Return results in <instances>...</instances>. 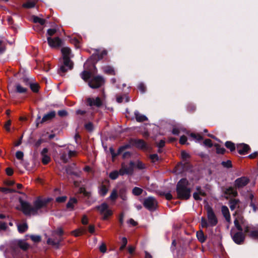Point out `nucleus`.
I'll return each instance as SVG.
<instances>
[{"mask_svg": "<svg viewBox=\"0 0 258 258\" xmlns=\"http://www.w3.org/2000/svg\"><path fill=\"white\" fill-rule=\"evenodd\" d=\"M50 201V199L41 200L37 199L34 203V206H32L28 202L19 199V202L21 205V210L26 215H35L40 212L42 208L45 207L46 204Z\"/></svg>", "mask_w": 258, "mask_h": 258, "instance_id": "nucleus-1", "label": "nucleus"}, {"mask_svg": "<svg viewBox=\"0 0 258 258\" xmlns=\"http://www.w3.org/2000/svg\"><path fill=\"white\" fill-rule=\"evenodd\" d=\"M234 222L235 227L239 232L233 234L232 235V239L236 243L240 244L244 241L245 239V235L242 232L243 230L242 227H243L244 232L248 233L249 232V226L245 223L244 220L241 216H238L235 218Z\"/></svg>", "mask_w": 258, "mask_h": 258, "instance_id": "nucleus-2", "label": "nucleus"}, {"mask_svg": "<svg viewBox=\"0 0 258 258\" xmlns=\"http://www.w3.org/2000/svg\"><path fill=\"white\" fill-rule=\"evenodd\" d=\"M189 183L186 178L181 179L176 185V192L178 199L187 200L190 196L191 189Z\"/></svg>", "mask_w": 258, "mask_h": 258, "instance_id": "nucleus-3", "label": "nucleus"}, {"mask_svg": "<svg viewBox=\"0 0 258 258\" xmlns=\"http://www.w3.org/2000/svg\"><path fill=\"white\" fill-rule=\"evenodd\" d=\"M61 51L63 56V64L60 67L58 71L60 75L73 68V62L70 60V58L73 57L71 49L68 47H64L61 48Z\"/></svg>", "mask_w": 258, "mask_h": 258, "instance_id": "nucleus-4", "label": "nucleus"}, {"mask_svg": "<svg viewBox=\"0 0 258 258\" xmlns=\"http://www.w3.org/2000/svg\"><path fill=\"white\" fill-rule=\"evenodd\" d=\"M249 182V179L246 176H242L236 179L234 182V187H230L225 190V194L231 197L237 195L236 189H240L246 186Z\"/></svg>", "mask_w": 258, "mask_h": 258, "instance_id": "nucleus-5", "label": "nucleus"}, {"mask_svg": "<svg viewBox=\"0 0 258 258\" xmlns=\"http://www.w3.org/2000/svg\"><path fill=\"white\" fill-rule=\"evenodd\" d=\"M208 221L204 218H201V225L203 228H207L209 226L213 227L218 223L217 218L211 207L209 206L206 207Z\"/></svg>", "mask_w": 258, "mask_h": 258, "instance_id": "nucleus-6", "label": "nucleus"}, {"mask_svg": "<svg viewBox=\"0 0 258 258\" xmlns=\"http://www.w3.org/2000/svg\"><path fill=\"white\" fill-rule=\"evenodd\" d=\"M95 209L99 211L100 215L103 216V220L107 219L113 213L112 210L109 209L108 205L105 203L96 207Z\"/></svg>", "mask_w": 258, "mask_h": 258, "instance_id": "nucleus-7", "label": "nucleus"}, {"mask_svg": "<svg viewBox=\"0 0 258 258\" xmlns=\"http://www.w3.org/2000/svg\"><path fill=\"white\" fill-rule=\"evenodd\" d=\"M29 247V244L24 240H15L11 243V247L15 252H16L18 248H20L23 250H26Z\"/></svg>", "mask_w": 258, "mask_h": 258, "instance_id": "nucleus-8", "label": "nucleus"}, {"mask_svg": "<svg viewBox=\"0 0 258 258\" xmlns=\"http://www.w3.org/2000/svg\"><path fill=\"white\" fill-rule=\"evenodd\" d=\"M135 165V163L132 161L130 162L129 164L122 163L121 164V167L119 170V174L121 175L124 174H132L134 172Z\"/></svg>", "mask_w": 258, "mask_h": 258, "instance_id": "nucleus-9", "label": "nucleus"}, {"mask_svg": "<svg viewBox=\"0 0 258 258\" xmlns=\"http://www.w3.org/2000/svg\"><path fill=\"white\" fill-rule=\"evenodd\" d=\"M77 152L75 151H71L69 148H65L60 152V159L63 163H67L69 159L73 156H75Z\"/></svg>", "mask_w": 258, "mask_h": 258, "instance_id": "nucleus-10", "label": "nucleus"}, {"mask_svg": "<svg viewBox=\"0 0 258 258\" xmlns=\"http://www.w3.org/2000/svg\"><path fill=\"white\" fill-rule=\"evenodd\" d=\"M144 206L150 211H153L156 209L157 206L156 200L153 197H148L145 199L144 202Z\"/></svg>", "mask_w": 258, "mask_h": 258, "instance_id": "nucleus-11", "label": "nucleus"}, {"mask_svg": "<svg viewBox=\"0 0 258 258\" xmlns=\"http://www.w3.org/2000/svg\"><path fill=\"white\" fill-rule=\"evenodd\" d=\"M104 83L103 78L100 76L96 77L89 82V86L92 88H97Z\"/></svg>", "mask_w": 258, "mask_h": 258, "instance_id": "nucleus-12", "label": "nucleus"}, {"mask_svg": "<svg viewBox=\"0 0 258 258\" xmlns=\"http://www.w3.org/2000/svg\"><path fill=\"white\" fill-rule=\"evenodd\" d=\"M47 41L49 46L51 47H58L61 44V40L58 37L54 38H51L50 37H47Z\"/></svg>", "mask_w": 258, "mask_h": 258, "instance_id": "nucleus-13", "label": "nucleus"}, {"mask_svg": "<svg viewBox=\"0 0 258 258\" xmlns=\"http://www.w3.org/2000/svg\"><path fill=\"white\" fill-rule=\"evenodd\" d=\"M132 144L141 149H147L148 148L146 143L141 139H135L133 140Z\"/></svg>", "mask_w": 258, "mask_h": 258, "instance_id": "nucleus-14", "label": "nucleus"}, {"mask_svg": "<svg viewBox=\"0 0 258 258\" xmlns=\"http://www.w3.org/2000/svg\"><path fill=\"white\" fill-rule=\"evenodd\" d=\"M250 149L248 145L245 144H240L237 146V150L238 152L241 155L246 154Z\"/></svg>", "mask_w": 258, "mask_h": 258, "instance_id": "nucleus-15", "label": "nucleus"}, {"mask_svg": "<svg viewBox=\"0 0 258 258\" xmlns=\"http://www.w3.org/2000/svg\"><path fill=\"white\" fill-rule=\"evenodd\" d=\"M87 102L91 106H96L99 107L102 105V101L99 97H96L95 98H89L87 99Z\"/></svg>", "mask_w": 258, "mask_h": 258, "instance_id": "nucleus-16", "label": "nucleus"}, {"mask_svg": "<svg viewBox=\"0 0 258 258\" xmlns=\"http://www.w3.org/2000/svg\"><path fill=\"white\" fill-rule=\"evenodd\" d=\"M196 190L197 191L193 194L194 198L196 200H201L202 198L201 197H204L205 196V192L200 186L197 187Z\"/></svg>", "mask_w": 258, "mask_h": 258, "instance_id": "nucleus-17", "label": "nucleus"}, {"mask_svg": "<svg viewBox=\"0 0 258 258\" xmlns=\"http://www.w3.org/2000/svg\"><path fill=\"white\" fill-rule=\"evenodd\" d=\"M62 240V238L60 237L58 239H52V238H48L47 240V243L48 244L52 245L56 248H58L59 243Z\"/></svg>", "mask_w": 258, "mask_h": 258, "instance_id": "nucleus-18", "label": "nucleus"}, {"mask_svg": "<svg viewBox=\"0 0 258 258\" xmlns=\"http://www.w3.org/2000/svg\"><path fill=\"white\" fill-rule=\"evenodd\" d=\"M222 213L228 222H230V215L228 208L225 206L222 207Z\"/></svg>", "mask_w": 258, "mask_h": 258, "instance_id": "nucleus-19", "label": "nucleus"}, {"mask_svg": "<svg viewBox=\"0 0 258 258\" xmlns=\"http://www.w3.org/2000/svg\"><path fill=\"white\" fill-rule=\"evenodd\" d=\"M55 115V112L54 111H50V112L45 114L42 117L41 122H44L52 119Z\"/></svg>", "mask_w": 258, "mask_h": 258, "instance_id": "nucleus-20", "label": "nucleus"}, {"mask_svg": "<svg viewBox=\"0 0 258 258\" xmlns=\"http://www.w3.org/2000/svg\"><path fill=\"white\" fill-rule=\"evenodd\" d=\"M135 115L136 120L138 122H142L148 120L147 117L145 115L140 114L138 111L135 112Z\"/></svg>", "mask_w": 258, "mask_h": 258, "instance_id": "nucleus-21", "label": "nucleus"}, {"mask_svg": "<svg viewBox=\"0 0 258 258\" xmlns=\"http://www.w3.org/2000/svg\"><path fill=\"white\" fill-rule=\"evenodd\" d=\"M77 203V200L75 198H71L67 204V207L68 209H70L71 210L74 209V207L75 204Z\"/></svg>", "mask_w": 258, "mask_h": 258, "instance_id": "nucleus-22", "label": "nucleus"}, {"mask_svg": "<svg viewBox=\"0 0 258 258\" xmlns=\"http://www.w3.org/2000/svg\"><path fill=\"white\" fill-rule=\"evenodd\" d=\"M18 230L20 233H23L28 229V225L26 223H23L17 225Z\"/></svg>", "mask_w": 258, "mask_h": 258, "instance_id": "nucleus-23", "label": "nucleus"}, {"mask_svg": "<svg viewBox=\"0 0 258 258\" xmlns=\"http://www.w3.org/2000/svg\"><path fill=\"white\" fill-rule=\"evenodd\" d=\"M85 232V229L84 228H81L72 231V234L75 236L77 237Z\"/></svg>", "mask_w": 258, "mask_h": 258, "instance_id": "nucleus-24", "label": "nucleus"}, {"mask_svg": "<svg viewBox=\"0 0 258 258\" xmlns=\"http://www.w3.org/2000/svg\"><path fill=\"white\" fill-rule=\"evenodd\" d=\"M108 188L105 185H101L99 188V193L102 196H104L108 192Z\"/></svg>", "mask_w": 258, "mask_h": 258, "instance_id": "nucleus-25", "label": "nucleus"}, {"mask_svg": "<svg viewBox=\"0 0 258 258\" xmlns=\"http://www.w3.org/2000/svg\"><path fill=\"white\" fill-rule=\"evenodd\" d=\"M197 237L201 242H204L206 240V237L202 231L200 230L197 232Z\"/></svg>", "mask_w": 258, "mask_h": 258, "instance_id": "nucleus-26", "label": "nucleus"}, {"mask_svg": "<svg viewBox=\"0 0 258 258\" xmlns=\"http://www.w3.org/2000/svg\"><path fill=\"white\" fill-rule=\"evenodd\" d=\"M239 201L237 199H233L230 201V208L231 210H234L238 206Z\"/></svg>", "mask_w": 258, "mask_h": 258, "instance_id": "nucleus-27", "label": "nucleus"}, {"mask_svg": "<svg viewBox=\"0 0 258 258\" xmlns=\"http://www.w3.org/2000/svg\"><path fill=\"white\" fill-rule=\"evenodd\" d=\"M33 21L35 23H39L41 25H43L45 23V20L37 16L33 17Z\"/></svg>", "mask_w": 258, "mask_h": 258, "instance_id": "nucleus-28", "label": "nucleus"}, {"mask_svg": "<svg viewBox=\"0 0 258 258\" xmlns=\"http://www.w3.org/2000/svg\"><path fill=\"white\" fill-rule=\"evenodd\" d=\"M16 91L19 93H23L27 91V89L22 87L20 84H17L16 86Z\"/></svg>", "mask_w": 258, "mask_h": 258, "instance_id": "nucleus-29", "label": "nucleus"}, {"mask_svg": "<svg viewBox=\"0 0 258 258\" xmlns=\"http://www.w3.org/2000/svg\"><path fill=\"white\" fill-rule=\"evenodd\" d=\"M249 235L251 238L258 240V230H249Z\"/></svg>", "mask_w": 258, "mask_h": 258, "instance_id": "nucleus-30", "label": "nucleus"}, {"mask_svg": "<svg viewBox=\"0 0 258 258\" xmlns=\"http://www.w3.org/2000/svg\"><path fill=\"white\" fill-rule=\"evenodd\" d=\"M117 197H118L117 190L116 189H113L112 191V192L109 197V199L112 201H115L117 199Z\"/></svg>", "mask_w": 258, "mask_h": 258, "instance_id": "nucleus-31", "label": "nucleus"}, {"mask_svg": "<svg viewBox=\"0 0 258 258\" xmlns=\"http://www.w3.org/2000/svg\"><path fill=\"white\" fill-rule=\"evenodd\" d=\"M81 76L84 80H87L90 77L91 74L88 71H84L81 73Z\"/></svg>", "mask_w": 258, "mask_h": 258, "instance_id": "nucleus-32", "label": "nucleus"}, {"mask_svg": "<svg viewBox=\"0 0 258 258\" xmlns=\"http://www.w3.org/2000/svg\"><path fill=\"white\" fill-rule=\"evenodd\" d=\"M225 146L229 149L231 151H233L235 150V147L234 144L231 142L227 141L225 143Z\"/></svg>", "mask_w": 258, "mask_h": 258, "instance_id": "nucleus-33", "label": "nucleus"}, {"mask_svg": "<svg viewBox=\"0 0 258 258\" xmlns=\"http://www.w3.org/2000/svg\"><path fill=\"white\" fill-rule=\"evenodd\" d=\"M104 71L106 73L110 74V75H114V71L113 69V68L109 66H106L104 68Z\"/></svg>", "mask_w": 258, "mask_h": 258, "instance_id": "nucleus-34", "label": "nucleus"}, {"mask_svg": "<svg viewBox=\"0 0 258 258\" xmlns=\"http://www.w3.org/2000/svg\"><path fill=\"white\" fill-rule=\"evenodd\" d=\"M190 136L196 141H200L202 139V137L200 134L191 133Z\"/></svg>", "mask_w": 258, "mask_h": 258, "instance_id": "nucleus-35", "label": "nucleus"}, {"mask_svg": "<svg viewBox=\"0 0 258 258\" xmlns=\"http://www.w3.org/2000/svg\"><path fill=\"white\" fill-rule=\"evenodd\" d=\"M35 6V3L34 2H28L23 5V7L26 8H32Z\"/></svg>", "mask_w": 258, "mask_h": 258, "instance_id": "nucleus-36", "label": "nucleus"}, {"mask_svg": "<svg viewBox=\"0 0 258 258\" xmlns=\"http://www.w3.org/2000/svg\"><path fill=\"white\" fill-rule=\"evenodd\" d=\"M142 189L137 187H135L133 189V194L136 196L141 195L142 193Z\"/></svg>", "mask_w": 258, "mask_h": 258, "instance_id": "nucleus-37", "label": "nucleus"}, {"mask_svg": "<svg viewBox=\"0 0 258 258\" xmlns=\"http://www.w3.org/2000/svg\"><path fill=\"white\" fill-rule=\"evenodd\" d=\"M136 166L139 169H144L146 168L145 164L140 161H137Z\"/></svg>", "mask_w": 258, "mask_h": 258, "instance_id": "nucleus-38", "label": "nucleus"}, {"mask_svg": "<svg viewBox=\"0 0 258 258\" xmlns=\"http://www.w3.org/2000/svg\"><path fill=\"white\" fill-rule=\"evenodd\" d=\"M121 245L120 246L119 248L120 250H122L124 249L125 247L126 246L127 242V239L125 237H122L121 239Z\"/></svg>", "mask_w": 258, "mask_h": 258, "instance_id": "nucleus-39", "label": "nucleus"}, {"mask_svg": "<svg viewBox=\"0 0 258 258\" xmlns=\"http://www.w3.org/2000/svg\"><path fill=\"white\" fill-rule=\"evenodd\" d=\"M29 86L33 92H37L38 91V85L37 84L31 83Z\"/></svg>", "mask_w": 258, "mask_h": 258, "instance_id": "nucleus-40", "label": "nucleus"}, {"mask_svg": "<svg viewBox=\"0 0 258 258\" xmlns=\"http://www.w3.org/2000/svg\"><path fill=\"white\" fill-rule=\"evenodd\" d=\"M119 174V172H118L117 171H114L110 173L109 177L112 179H115L118 177Z\"/></svg>", "mask_w": 258, "mask_h": 258, "instance_id": "nucleus-41", "label": "nucleus"}, {"mask_svg": "<svg viewBox=\"0 0 258 258\" xmlns=\"http://www.w3.org/2000/svg\"><path fill=\"white\" fill-rule=\"evenodd\" d=\"M42 162L44 164H47L50 160V158L49 156L47 155H44V156H42Z\"/></svg>", "mask_w": 258, "mask_h": 258, "instance_id": "nucleus-42", "label": "nucleus"}, {"mask_svg": "<svg viewBox=\"0 0 258 258\" xmlns=\"http://www.w3.org/2000/svg\"><path fill=\"white\" fill-rule=\"evenodd\" d=\"M63 234V231L61 228H58L56 230L53 232L52 235H54L55 234L58 235L59 236H61Z\"/></svg>", "mask_w": 258, "mask_h": 258, "instance_id": "nucleus-43", "label": "nucleus"}, {"mask_svg": "<svg viewBox=\"0 0 258 258\" xmlns=\"http://www.w3.org/2000/svg\"><path fill=\"white\" fill-rule=\"evenodd\" d=\"M30 238L35 242H38L41 240V237L39 235H31Z\"/></svg>", "mask_w": 258, "mask_h": 258, "instance_id": "nucleus-44", "label": "nucleus"}, {"mask_svg": "<svg viewBox=\"0 0 258 258\" xmlns=\"http://www.w3.org/2000/svg\"><path fill=\"white\" fill-rule=\"evenodd\" d=\"M221 164L224 167L226 168H229L232 166L231 162L230 160H227V161H223Z\"/></svg>", "mask_w": 258, "mask_h": 258, "instance_id": "nucleus-45", "label": "nucleus"}, {"mask_svg": "<svg viewBox=\"0 0 258 258\" xmlns=\"http://www.w3.org/2000/svg\"><path fill=\"white\" fill-rule=\"evenodd\" d=\"M56 32V30L55 29H49L47 30V34L48 35V37H50L51 36L53 35Z\"/></svg>", "mask_w": 258, "mask_h": 258, "instance_id": "nucleus-46", "label": "nucleus"}, {"mask_svg": "<svg viewBox=\"0 0 258 258\" xmlns=\"http://www.w3.org/2000/svg\"><path fill=\"white\" fill-rule=\"evenodd\" d=\"M24 154L21 151H17L16 153V157L18 159L22 160L23 158Z\"/></svg>", "mask_w": 258, "mask_h": 258, "instance_id": "nucleus-47", "label": "nucleus"}, {"mask_svg": "<svg viewBox=\"0 0 258 258\" xmlns=\"http://www.w3.org/2000/svg\"><path fill=\"white\" fill-rule=\"evenodd\" d=\"M67 200L66 196H62L60 197H58L56 199V201L58 203H63L65 202Z\"/></svg>", "mask_w": 258, "mask_h": 258, "instance_id": "nucleus-48", "label": "nucleus"}, {"mask_svg": "<svg viewBox=\"0 0 258 258\" xmlns=\"http://www.w3.org/2000/svg\"><path fill=\"white\" fill-rule=\"evenodd\" d=\"M204 144L209 147L212 146V141L210 139H206L204 142Z\"/></svg>", "mask_w": 258, "mask_h": 258, "instance_id": "nucleus-49", "label": "nucleus"}, {"mask_svg": "<svg viewBox=\"0 0 258 258\" xmlns=\"http://www.w3.org/2000/svg\"><path fill=\"white\" fill-rule=\"evenodd\" d=\"M150 159L153 162H155L159 160L158 155L156 154L150 155Z\"/></svg>", "mask_w": 258, "mask_h": 258, "instance_id": "nucleus-50", "label": "nucleus"}, {"mask_svg": "<svg viewBox=\"0 0 258 258\" xmlns=\"http://www.w3.org/2000/svg\"><path fill=\"white\" fill-rule=\"evenodd\" d=\"M187 141V138L185 136H182L179 140V143L181 144H185L186 143V142Z\"/></svg>", "mask_w": 258, "mask_h": 258, "instance_id": "nucleus-51", "label": "nucleus"}, {"mask_svg": "<svg viewBox=\"0 0 258 258\" xmlns=\"http://www.w3.org/2000/svg\"><path fill=\"white\" fill-rule=\"evenodd\" d=\"M100 251L102 253H105L106 251V247L104 243H102L99 247Z\"/></svg>", "mask_w": 258, "mask_h": 258, "instance_id": "nucleus-52", "label": "nucleus"}, {"mask_svg": "<svg viewBox=\"0 0 258 258\" xmlns=\"http://www.w3.org/2000/svg\"><path fill=\"white\" fill-rule=\"evenodd\" d=\"M82 223L84 225H86L88 223V219L86 215H84L82 219Z\"/></svg>", "mask_w": 258, "mask_h": 258, "instance_id": "nucleus-53", "label": "nucleus"}, {"mask_svg": "<svg viewBox=\"0 0 258 258\" xmlns=\"http://www.w3.org/2000/svg\"><path fill=\"white\" fill-rule=\"evenodd\" d=\"M11 120H9L7 121V122L6 123V124L5 125V127L8 132H10V126L11 125Z\"/></svg>", "mask_w": 258, "mask_h": 258, "instance_id": "nucleus-54", "label": "nucleus"}, {"mask_svg": "<svg viewBox=\"0 0 258 258\" xmlns=\"http://www.w3.org/2000/svg\"><path fill=\"white\" fill-rule=\"evenodd\" d=\"M1 191L6 193L12 192L15 191V190L13 189L7 188H2Z\"/></svg>", "mask_w": 258, "mask_h": 258, "instance_id": "nucleus-55", "label": "nucleus"}, {"mask_svg": "<svg viewBox=\"0 0 258 258\" xmlns=\"http://www.w3.org/2000/svg\"><path fill=\"white\" fill-rule=\"evenodd\" d=\"M6 173L9 176H11L13 174V170L11 168H7L6 169Z\"/></svg>", "mask_w": 258, "mask_h": 258, "instance_id": "nucleus-56", "label": "nucleus"}, {"mask_svg": "<svg viewBox=\"0 0 258 258\" xmlns=\"http://www.w3.org/2000/svg\"><path fill=\"white\" fill-rule=\"evenodd\" d=\"M86 130L89 131H91L93 130V125L91 123H88L85 125Z\"/></svg>", "mask_w": 258, "mask_h": 258, "instance_id": "nucleus-57", "label": "nucleus"}, {"mask_svg": "<svg viewBox=\"0 0 258 258\" xmlns=\"http://www.w3.org/2000/svg\"><path fill=\"white\" fill-rule=\"evenodd\" d=\"M138 88L142 93H144L145 91V87L143 84H139Z\"/></svg>", "mask_w": 258, "mask_h": 258, "instance_id": "nucleus-58", "label": "nucleus"}, {"mask_svg": "<svg viewBox=\"0 0 258 258\" xmlns=\"http://www.w3.org/2000/svg\"><path fill=\"white\" fill-rule=\"evenodd\" d=\"M58 114L60 116H66L67 114V112L66 111H65L64 110H59L58 112Z\"/></svg>", "mask_w": 258, "mask_h": 258, "instance_id": "nucleus-59", "label": "nucleus"}, {"mask_svg": "<svg viewBox=\"0 0 258 258\" xmlns=\"http://www.w3.org/2000/svg\"><path fill=\"white\" fill-rule=\"evenodd\" d=\"M181 155L182 158L183 159H186L189 157V154L185 151H182Z\"/></svg>", "mask_w": 258, "mask_h": 258, "instance_id": "nucleus-60", "label": "nucleus"}, {"mask_svg": "<svg viewBox=\"0 0 258 258\" xmlns=\"http://www.w3.org/2000/svg\"><path fill=\"white\" fill-rule=\"evenodd\" d=\"M127 223L132 226H136L137 224V223L135 221V220L133 219H130L128 221Z\"/></svg>", "mask_w": 258, "mask_h": 258, "instance_id": "nucleus-61", "label": "nucleus"}, {"mask_svg": "<svg viewBox=\"0 0 258 258\" xmlns=\"http://www.w3.org/2000/svg\"><path fill=\"white\" fill-rule=\"evenodd\" d=\"M7 228V226L6 223H0V231L3 230H5Z\"/></svg>", "mask_w": 258, "mask_h": 258, "instance_id": "nucleus-62", "label": "nucleus"}, {"mask_svg": "<svg viewBox=\"0 0 258 258\" xmlns=\"http://www.w3.org/2000/svg\"><path fill=\"white\" fill-rule=\"evenodd\" d=\"M258 154L256 152H255L251 154H250L248 157L250 159H253L255 158L256 157H257Z\"/></svg>", "mask_w": 258, "mask_h": 258, "instance_id": "nucleus-63", "label": "nucleus"}, {"mask_svg": "<svg viewBox=\"0 0 258 258\" xmlns=\"http://www.w3.org/2000/svg\"><path fill=\"white\" fill-rule=\"evenodd\" d=\"M81 192H83V194L86 196H89L90 193L87 191L84 188H81L80 189Z\"/></svg>", "mask_w": 258, "mask_h": 258, "instance_id": "nucleus-64", "label": "nucleus"}]
</instances>
